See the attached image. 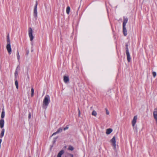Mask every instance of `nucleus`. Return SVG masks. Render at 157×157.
Here are the masks:
<instances>
[{"mask_svg":"<svg viewBox=\"0 0 157 157\" xmlns=\"http://www.w3.org/2000/svg\"><path fill=\"white\" fill-rule=\"evenodd\" d=\"M68 128V127L67 126L65 128H63V130H64L65 131Z\"/></svg>","mask_w":157,"mask_h":157,"instance_id":"bb28decb","label":"nucleus"},{"mask_svg":"<svg viewBox=\"0 0 157 157\" xmlns=\"http://www.w3.org/2000/svg\"><path fill=\"white\" fill-rule=\"evenodd\" d=\"M153 116L155 119H157V108L154 109L153 112Z\"/></svg>","mask_w":157,"mask_h":157,"instance_id":"1a4fd4ad","label":"nucleus"},{"mask_svg":"<svg viewBox=\"0 0 157 157\" xmlns=\"http://www.w3.org/2000/svg\"><path fill=\"white\" fill-rule=\"evenodd\" d=\"M92 115L96 117L97 115L96 112L94 110H93L92 112Z\"/></svg>","mask_w":157,"mask_h":157,"instance_id":"aec40b11","label":"nucleus"},{"mask_svg":"<svg viewBox=\"0 0 157 157\" xmlns=\"http://www.w3.org/2000/svg\"><path fill=\"white\" fill-rule=\"evenodd\" d=\"M113 131V129L111 128H109L106 129V134L107 135H109Z\"/></svg>","mask_w":157,"mask_h":157,"instance_id":"f8f14e48","label":"nucleus"},{"mask_svg":"<svg viewBox=\"0 0 157 157\" xmlns=\"http://www.w3.org/2000/svg\"><path fill=\"white\" fill-rule=\"evenodd\" d=\"M70 10V8L69 6H67L66 9V12L67 14H69Z\"/></svg>","mask_w":157,"mask_h":157,"instance_id":"6ab92c4d","label":"nucleus"},{"mask_svg":"<svg viewBox=\"0 0 157 157\" xmlns=\"http://www.w3.org/2000/svg\"><path fill=\"white\" fill-rule=\"evenodd\" d=\"M6 42L7 44L6 48L9 54H11L12 50L11 48L10 41V39H7Z\"/></svg>","mask_w":157,"mask_h":157,"instance_id":"7ed1b4c3","label":"nucleus"},{"mask_svg":"<svg viewBox=\"0 0 157 157\" xmlns=\"http://www.w3.org/2000/svg\"><path fill=\"white\" fill-rule=\"evenodd\" d=\"M4 124V121L3 119H2L0 120V126L1 128H3Z\"/></svg>","mask_w":157,"mask_h":157,"instance_id":"9b49d317","label":"nucleus"},{"mask_svg":"<svg viewBox=\"0 0 157 157\" xmlns=\"http://www.w3.org/2000/svg\"><path fill=\"white\" fill-rule=\"evenodd\" d=\"M62 131V129L61 128H59L57 130V131L54 133L52 135V136L55 135L57 133H58L59 132H61Z\"/></svg>","mask_w":157,"mask_h":157,"instance_id":"9d476101","label":"nucleus"},{"mask_svg":"<svg viewBox=\"0 0 157 157\" xmlns=\"http://www.w3.org/2000/svg\"><path fill=\"white\" fill-rule=\"evenodd\" d=\"M152 74H153V77H155L156 76V73L154 71V72H153Z\"/></svg>","mask_w":157,"mask_h":157,"instance_id":"b1692460","label":"nucleus"},{"mask_svg":"<svg viewBox=\"0 0 157 157\" xmlns=\"http://www.w3.org/2000/svg\"><path fill=\"white\" fill-rule=\"evenodd\" d=\"M37 1H36V3L33 10V16L36 19H37Z\"/></svg>","mask_w":157,"mask_h":157,"instance_id":"39448f33","label":"nucleus"},{"mask_svg":"<svg viewBox=\"0 0 157 157\" xmlns=\"http://www.w3.org/2000/svg\"><path fill=\"white\" fill-rule=\"evenodd\" d=\"M106 114L107 115H108L109 114V112L107 109H106Z\"/></svg>","mask_w":157,"mask_h":157,"instance_id":"a878e982","label":"nucleus"},{"mask_svg":"<svg viewBox=\"0 0 157 157\" xmlns=\"http://www.w3.org/2000/svg\"><path fill=\"white\" fill-rule=\"evenodd\" d=\"M50 102V97L48 95H46L43 101L42 107L44 109H46Z\"/></svg>","mask_w":157,"mask_h":157,"instance_id":"f257e3e1","label":"nucleus"},{"mask_svg":"<svg viewBox=\"0 0 157 157\" xmlns=\"http://www.w3.org/2000/svg\"><path fill=\"white\" fill-rule=\"evenodd\" d=\"M71 157H73V155H71Z\"/></svg>","mask_w":157,"mask_h":157,"instance_id":"7c9ffc66","label":"nucleus"},{"mask_svg":"<svg viewBox=\"0 0 157 157\" xmlns=\"http://www.w3.org/2000/svg\"><path fill=\"white\" fill-rule=\"evenodd\" d=\"M137 117V116H135L132 120V126L134 127L136 122Z\"/></svg>","mask_w":157,"mask_h":157,"instance_id":"6e6552de","label":"nucleus"},{"mask_svg":"<svg viewBox=\"0 0 157 157\" xmlns=\"http://www.w3.org/2000/svg\"><path fill=\"white\" fill-rule=\"evenodd\" d=\"M16 55H17V58L18 61H19V60H20V56L18 50H17V51Z\"/></svg>","mask_w":157,"mask_h":157,"instance_id":"f3484780","label":"nucleus"},{"mask_svg":"<svg viewBox=\"0 0 157 157\" xmlns=\"http://www.w3.org/2000/svg\"><path fill=\"white\" fill-rule=\"evenodd\" d=\"M28 117L29 119H30L31 117V113H29V116Z\"/></svg>","mask_w":157,"mask_h":157,"instance_id":"cd10ccee","label":"nucleus"},{"mask_svg":"<svg viewBox=\"0 0 157 157\" xmlns=\"http://www.w3.org/2000/svg\"><path fill=\"white\" fill-rule=\"evenodd\" d=\"M31 96L33 97L34 95V90L33 88H32L31 89Z\"/></svg>","mask_w":157,"mask_h":157,"instance_id":"412c9836","label":"nucleus"},{"mask_svg":"<svg viewBox=\"0 0 157 157\" xmlns=\"http://www.w3.org/2000/svg\"><path fill=\"white\" fill-rule=\"evenodd\" d=\"M4 132H5L4 129V128L2 129V130L1 134H0V137L1 138H2L3 136L4 135Z\"/></svg>","mask_w":157,"mask_h":157,"instance_id":"2eb2a0df","label":"nucleus"},{"mask_svg":"<svg viewBox=\"0 0 157 157\" xmlns=\"http://www.w3.org/2000/svg\"><path fill=\"white\" fill-rule=\"evenodd\" d=\"M128 19L127 18L124 17V21L123 24V33L124 36H126L127 35V31L125 27L126 23L127 22Z\"/></svg>","mask_w":157,"mask_h":157,"instance_id":"f03ea898","label":"nucleus"},{"mask_svg":"<svg viewBox=\"0 0 157 157\" xmlns=\"http://www.w3.org/2000/svg\"><path fill=\"white\" fill-rule=\"evenodd\" d=\"M18 74V72L17 71V68L14 73L15 76L16 78Z\"/></svg>","mask_w":157,"mask_h":157,"instance_id":"4be33fe9","label":"nucleus"},{"mask_svg":"<svg viewBox=\"0 0 157 157\" xmlns=\"http://www.w3.org/2000/svg\"><path fill=\"white\" fill-rule=\"evenodd\" d=\"M126 54L127 60L128 62H130L131 61V57L129 52L128 49L127 47L126 48Z\"/></svg>","mask_w":157,"mask_h":157,"instance_id":"0eeeda50","label":"nucleus"},{"mask_svg":"<svg viewBox=\"0 0 157 157\" xmlns=\"http://www.w3.org/2000/svg\"><path fill=\"white\" fill-rule=\"evenodd\" d=\"M5 111H4V109H3L2 111V112L1 116V117L2 119L4 118V117H5Z\"/></svg>","mask_w":157,"mask_h":157,"instance_id":"dca6fc26","label":"nucleus"},{"mask_svg":"<svg viewBox=\"0 0 157 157\" xmlns=\"http://www.w3.org/2000/svg\"><path fill=\"white\" fill-rule=\"evenodd\" d=\"M110 142L112 143V145L113 147V148L114 150L116 151H117V149L116 147V140L115 136H113V138L110 140Z\"/></svg>","mask_w":157,"mask_h":157,"instance_id":"20e7f679","label":"nucleus"},{"mask_svg":"<svg viewBox=\"0 0 157 157\" xmlns=\"http://www.w3.org/2000/svg\"><path fill=\"white\" fill-rule=\"evenodd\" d=\"M29 157H31V156H29Z\"/></svg>","mask_w":157,"mask_h":157,"instance_id":"2f4dec72","label":"nucleus"},{"mask_svg":"<svg viewBox=\"0 0 157 157\" xmlns=\"http://www.w3.org/2000/svg\"><path fill=\"white\" fill-rule=\"evenodd\" d=\"M136 132H137V130L136 128Z\"/></svg>","mask_w":157,"mask_h":157,"instance_id":"c756f323","label":"nucleus"},{"mask_svg":"<svg viewBox=\"0 0 157 157\" xmlns=\"http://www.w3.org/2000/svg\"><path fill=\"white\" fill-rule=\"evenodd\" d=\"M64 151L63 150H61L59 151L57 155V157H61V155L63 154Z\"/></svg>","mask_w":157,"mask_h":157,"instance_id":"4468645a","label":"nucleus"},{"mask_svg":"<svg viewBox=\"0 0 157 157\" xmlns=\"http://www.w3.org/2000/svg\"><path fill=\"white\" fill-rule=\"evenodd\" d=\"M10 38V37H9V34H8V35L7 36V39H9Z\"/></svg>","mask_w":157,"mask_h":157,"instance_id":"c85d7f7f","label":"nucleus"},{"mask_svg":"<svg viewBox=\"0 0 157 157\" xmlns=\"http://www.w3.org/2000/svg\"><path fill=\"white\" fill-rule=\"evenodd\" d=\"M15 84L16 86V88L17 89H18V84L17 81V80H16V79H15Z\"/></svg>","mask_w":157,"mask_h":157,"instance_id":"a211bd4d","label":"nucleus"},{"mask_svg":"<svg viewBox=\"0 0 157 157\" xmlns=\"http://www.w3.org/2000/svg\"><path fill=\"white\" fill-rule=\"evenodd\" d=\"M29 36L30 38L31 41H32L34 38V36L33 35V31L31 28H29Z\"/></svg>","mask_w":157,"mask_h":157,"instance_id":"423d86ee","label":"nucleus"},{"mask_svg":"<svg viewBox=\"0 0 157 157\" xmlns=\"http://www.w3.org/2000/svg\"><path fill=\"white\" fill-rule=\"evenodd\" d=\"M63 81L65 83H67L69 81V78L68 76H64L63 77Z\"/></svg>","mask_w":157,"mask_h":157,"instance_id":"ddd939ff","label":"nucleus"},{"mask_svg":"<svg viewBox=\"0 0 157 157\" xmlns=\"http://www.w3.org/2000/svg\"><path fill=\"white\" fill-rule=\"evenodd\" d=\"M78 117H80V110L79 108L78 109Z\"/></svg>","mask_w":157,"mask_h":157,"instance_id":"393cba45","label":"nucleus"},{"mask_svg":"<svg viewBox=\"0 0 157 157\" xmlns=\"http://www.w3.org/2000/svg\"><path fill=\"white\" fill-rule=\"evenodd\" d=\"M68 149L70 150L73 151L74 150V148L72 146H70L68 148Z\"/></svg>","mask_w":157,"mask_h":157,"instance_id":"5701e85b","label":"nucleus"}]
</instances>
